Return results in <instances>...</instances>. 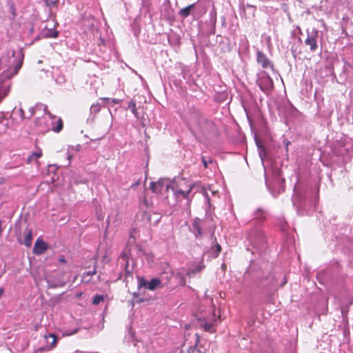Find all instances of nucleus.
I'll use <instances>...</instances> for the list:
<instances>
[{
  "label": "nucleus",
  "mask_w": 353,
  "mask_h": 353,
  "mask_svg": "<svg viewBox=\"0 0 353 353\" xmlns=\"http://www.w3.org/2000/svg\"><path fill=\"white\" fill-rule=\"evenodd\" d=\"M194 188V184L184 178L178 179L173 188L176 196L188 199L189 195Z\"/></svg>",
  "instance_id": "obj_1"
},
{
  "label": "nucleus",
  "mask_w": 353,
  "mask_h": 353,
  "mask_svg": "<svg viewBox=\"0 0 353 353\" xmlns=\"http://www.w3.org/2000/svg\"><path fill=\"white\" fill-rule=\"evenodd\" d=\"M257 83L261 90L266 94L269 93L274 88L272 79L266 74L260 77L257 81Z\"/></svg>",
  "instance_id": "obj_2"
},
{
  "label": "nucleus",
  "mask_w": 353,
  "mask_h": 353,
  "mask_svg": "<svg viewBox=\"0 0 353 353\" xmlns=\"http://www.w3.org/2000/svg\"><path fill=\"white\" fill-rule=\"evenodd\" d=\"M139 287H145L150 290H154L157 288H162L163 285H161V281L158 278H154L150 281H147L141 277L139 279Z\"/></svg>",
  "instance_id": "obj_3"
},
{
  "label": "nucleus",
  "mask_w": 353,
  "mask_h": 353,
  "mask_svg": "<svg viewBox=\"0 0 353 353\" xmlns=\"http://www.w3.org/2000/svg\"><path fill=\"white\" fill-rule=\"evenodd\" d=\"M48 248V245L43 240L38 239L33 248V253L36 255L43 254Z\"/></svg>",
  "instance_id": "obj_4"
},
{
  "label": "nucleus",
  "mask_w": 353,
  "mask_h": 353,
  "mask_svg": "<svg viewBox=\"0 0 353 353\" xmlns=\"http://www.w3.org/2000/svg\"><path fill=\"white\" fill-rule=\"evenodd\" d=\"M195 343L193 347H190L188 353H193L196 350L198 353H206L207 349L205 347L204 344H201L200 341V336L198 334H195Z\"/></svg>",
  "instance_id": "obj_5"
},
{
  "label": "nucleus",
  "mask_w": 353,
  "mask_h": 353,
  "mask_svg": "<svg viewBox=\"0 0 353 353\" xmlns=\"http://www.w3.org/2000/svg\"><path fill=\"white\" fill-rule=\"evenodd\" d=\"M257 62L263 68H268L269 67H271V63L269 59L266 57V55L264 53L260 51L257 52Z\"/></svg>",
  "instance_id": "obj_6"
},
{
  "label": "nucleus",
  "mask_w": 353,
  "mask_h": 353,
  "mask_svg": "<svg viewBox=\"0 0 353 353\" xmlns=\"http://www.w3.org/2000/svg\"><path fill=\"white\" fill-rule=\"evenodd\" d=\"M305 44L310 47L312 52H314L318 47L316 37L309 35L305 41Z\"/></svg>",
  "instance_id": "obj_7"
},
{
  "label": "nucleus",
  "mask_w": 353,
  "mask_h": 353,
  "mask_svg": "<svg viewBox=\"0 0 353 353\" xmlns=\"http://www.w3.org/2000/svg\"><path fill=\"white\" fill-rule=\"evenodd\" d=\"M150 189L155 193H161L162 190L165 188L168 190V185H165L162 181L152 182L150 185Z\"/></svg>",
  "instance_id": "obj_8"
},
{
  "label": "nucleus",
  "mask_w": 353,
  "mask_h": 353,
  "mask_svg": "<svg viewBox=\"0 0 353 353\" xmlns=\"http://www.w3.org/2000/svg\"><path fill=\"white\" fill-rule=\"evenodd\" d=\"M25 239L23 241V244L29 248L31 246L32 241V232L30 229H26L24 232Z\"/></svg>",
  "instance_id": "obj_9"
},
{
  "label": "nucleus",
  "mask_w": 353,
  "mask_h": 353,
  "mask_svg": "<svg viewBox=\"0 0 353 353\" xmlns=\"http://www.w3.org/2000/svg\"><path fill=\"white\" fill-rule=\"evenodd\" d=\"M203 119V117L199 113L195 112L192 114L190 122L196 126H199Z\"/></svg>",
  "instance_id": "obj_10"
},
{
  "label": "nucleus",
  "mask_w": 353,
  "mask_h": 353,
  "mask_svg": "<svg viewBox=\"0 0 353 353\" xmlns=\"http://www.w3.org/2000/svg\"><path fill=\"white\" fill-rule=\"evenodd\" d=\"M194 6L195 4L193 3L188 6L185 8L181 9V10L179 11L180 16L183 18L188 17L190 14L191 10L194 8Z\"/></svg>",
  "instance_id": "obj_11"
},
{
  "label": "nucleus",
  "mask_w": 353,
  "mask_h": 353,
  "mask_svg": "<svg viewBox=\"0 0 353 353\" xmlns=\"http://www.w3.org/2000/svg\"><path fill=\"white\" fill-rule=\"evenodd\" d=\"M63 127V122L61 118H59L56 122V125L53 123L52 130L54 132H59Z\"/></svg>",
  "instance_id": "obj_12"
},
{
  "label": "nucleus",
  "mask_w": 353,
  "mask_h": 353,
  "mask_svg": "<svg viewBox=\"0 0 353 353\" xmlns=\"http://www.w3.org/2000/svg\"><path fill=\"white\" fill-rule=\"evenodd\" d=\"M42 156L41 150L39 149L37 152H33L28 159V163H32L33 161H37L38 159Z\"/></svg>",
  "instance_id": "obj_13"
},
{
  "label": "nucleus",
  "mask_w": 353,
  "mask_h": 353,
  "mask_svg": "<svg viewBox=\"0 0 353 353\" xmlns=\"http://www.w3.org/2000/svg\"><path fill=\"white\" fill-rule=\"evenodd\" d=\"M10 91L8 85H3L0 88V102L8 95Z\"/></svg>",
  "instance_id": "obj_14"
},
{
  "label": "nucleus",
  "mask_w": 353,
  "mask_h": 353,
  "mask_svg": "<svg viewBox=\"0 0 353 353\" xmlns=\"http://www.w3.org/2000/svg\"><path fill=\"white\" fill-rule=\"evenodd\" d=\"M152 214L149 212H145L143 214L142 219L144 221H146L150 225H155L157 221L159 220V219H157L154 221H152Z\"/></svg>",
  "instance_id": "obj_15"
},
{
  "label": "nucleus",
  "mask_w": 353,
  "mask_h": 353,
  "mask_svg": "<svg viewBox=\"0 0 353 353\" xmlns=\"http://www.w3.org/2000/svg\"><path fill=\"white\" fill-rule=\"evenodd\" d=\"M128 108L130 110L132 113L137 117H139V113L137 110L136 103L134 101H130L128 103Z\"/></svg>",
  "instance_id": "obj_16"
},
{
  "label": "nucleus",
  "mask_w": 353,
  "mask_h": 353,
  "mask_svg": "<svg viewBox=\"0 0 353 353\" xmlns=\"http://www.w3.org/2000/svg\"><path fill=\"white\" fill-rule=\"evenodd\" d=\"M192 228L196 236H201L202 234L201 228L199 226V222L194 221L192 224Z\"/></svg>",
  "instance_id": "obj_17"
},
{
  "label": "nucleus",
  "mask_w": 353,
  "mask_h": 353,
  "mask_svg": "<svg viewBox=\"0 0 353 353\" xmlns=\"http://www.w3.org/2000/svg\"><path fill=\"white\" fill-rule=\"evenodd\" d=\"M45 337L46 339L48 338V337L52 339V341L51 343L50 349H52V348H54V347H55L57 346L58 338H57V336L55 334L51 333V334H49L48 336H45Z\"/></svg>",
  "instance_id": "obj_18"
},
{
  "label": "nucleus",
  "mask_w": 353,
  "mask_h": 353,
  "mask_svg": "<svg viewBox=\"0 0 353 353\" xmlns=\"http://www.w3.org/2000/svg\"><path fill=\"white\" fill-rule=\"evenodd\" d=\"M104 301V296L103 295H95L92 300V303L94 305H99L101 302Z\"/></svg>",
  "instance_id": "obj_19"
},
{
  "label": "nucleus",
  "mask_w": 353,
  "mask_h": 353,
  "mask_svg": "<svg viewBox=\"0 0 353 353\" xmlns=\"http://www.w3.org/2000/svg\"><path fill=\"white\" fill-rule=\"evenodd\" d=\"M18 111H19V116H20V117H21V119L22 120H24V119H30V118H31V117H32V115H33V114H34V112L32 111V112H31L30 115L28 117H26V115H25V112H24V110H23V108H20L19 109V110H18Z\"/></svg>",
  "instance_id": "obj_20"
},
{
  "label": "nucleus",
  "mask_w": 353,
  "mask_h": 353,
  "mask_svg": "<svg viewBox=\"0 0 353 353\" xmlns=\"http://www.w3.org/2000/svg\"><path fill=\"white\" fill-rule=\"evenodd\" d=\"M201 327L206 332H210L212 325L210 323H205L204 324L201 325Z\"/></svg>",
  "instance_id": "obj_21"
},
{
  "label": "nucleus",
  "mask_w": 353,
  "mask_h": 353,
  "mask_svg": "<svg viewBox=\"0 0 353 353\" xmlns=\"http://www.w3.org/2000/svg\"><path fill=\"white\" fill-rule=\"evenodd\" d=\"M221 246L220 244L219 243H216L214 246V252L215 253V257H217L218 255L219 254V253L221 252Z\"/></svg>",
  "instance_id": "obj_22"
},
{
  "label": "nucleus",
  "mask_w": 353,
  "mask_h": 353,
  "mask_svg": "<svg viewBox=\"0 0 353 353\" xmlns=\"http://www.w3.org/2000/svg\"><path fill=\"white\" fill-rule=\"evenodd\" d=\"M47 6H51L56 4L58 0H44Z\"/></svg>",
  "instance_id": "obj_23"
},
{
  "label": "nucleus",
  "mask_w": 353,
  "mask_h": 353,
  "mask_svg": "<svg viewBox=\"0 0 353 353\" xmlns=\"http://www.w3.org/2000/svg\"><path fill=\"white\" fill-rule=\"evenodd\" d=\"M97 273V268L94 267L93 271H89L84 273L83 276H92Z\"/></svg>",
  "instance_id": "obj_24"
},
{
  "label": "nucleus",
  "mask_w": 353,
  "mask_h": 353,
  "mask_svg": "<svg viewBox=\"0 0 353 353\" xmlns=\"http://www.w3.org/2000/svg\"><path fill=\"white\" fill-rule=\"evenodd\" d=\"M201 160H202V163L203 164L204 168H208V160H206L205 157H201Z\"/></svg>",
  "instance_id": "obj_25"
},
{
  "label": "nucleus",
  "mask_w": 353,
  "mask_h": 353,
  "mask_svg": "<svg viewBox=\"0 0 353 353\" xmlns=\"http://www.w3.org/2000/svg\"><path fill=\"white\" fill-rule=\"evenodd\" d=\"M91 110L93 112H98V111H99V105H93L91 107Z\"/></svg>",
  "instance_id": "obj_26"
},
{
  "label": "nucleus",
  "mask_w": 353,
  "mask_h": 353,
  "mask_svg": "<svg viewBox=\"0 0 353 353\" xmlns=\"http://www.w3.org/2000/svg\"><path fill=\"white\" fill-rule=\"evenodd\" d=\"M21 63H19L17 65H16L15 69H14V72L13 74H15L18 72L19 68H21Z\"/></svg>",
  "instance_id": "obj_27"
},
{
  "label": "nucleus",
  "mask_w": 353,
  "mask_h": 353,
  "mask_svg": "<svg viewBox=\"0 0 353 353\" xmlns=\"http://www.w3.org/2000/svg\"><path fill=\"white\" fill-rule=\"evenodd\" d=\"M50 37H52V38H56L58 37V32L57 31H54L52 34H51L50 35Z\"/></svg>",
  "instance_id": "obj_28"
},
{
  "label": "nucleus",
  "mask_w": 353,
  "mask_h": 353,
  "mask_svg": "<svg viewBox=\"0 0 353 353\" xmlns=\"http://www.w3.org/2000/svg\"><path fill=\"white\" fill-rule=\"evenodd\" d=\"M111 100H112V101L114 103H115V104H118V103H120V100H119V99H111Z\"/></svg>",
  "instance_id": "obj_29"
},
{
  "label": "nucleus",
  "mask_w": 353,
  "mask_h": 353,
  "mask_svg": "<svg viewBox=\"0 0 353 353\" xmlns=\"http://www.w3.org/2000/svg\"><path fill=\"white\" fill-rule=\"evenodd\" d=\"M131 276V273L130 272V271H128V270H125V280L127 279V276Z\"/></svg>",
  "instance_id": "obj_30"
},
{
  "label": "nucleus",
  "mask_w": 353,
  "mask_h": 353,
  "mask_svg": "<svg viewBox=\"0 0 353 353\" xmlns=\"http://www.w3.org/2000/svg\"><path fill=\"white\" fill-rule=\"evenodd\" d=\"M59 261H60L61 263H66V260H65V258H63V257L60 258V259H59Z\"/></svg>",
  "instance_id": "obj_31"
},
{
  "label": "nucleus",
  "mask_w": 353,
  "mask_h": 353,
  "mask_svg": "<svg viewBox=\"0 0 353 353\" xmlns=\"http://www.w3.org/2000/svg\"><path fill=\"white\" fill-rule=\"evenodd\" d=\"M135 301H136V303H142V302H143V301H144V299H137V300H136Z\"/></svg>",
  "instance_id": "obj_32"
},
{
  "label": "nucleus",
  "mask_w": 353,
  "mask_h": 353,
  "mask_svg": "<svg viewBox=\"0 0 353 353\" xmlns=\"http://www.w3.org/2000/svg\"><path fill=\"white\" fill-rule=\"evenodd\" d=\"M138 296H138V294H137V293H136V292L133 293V297H134V298H136V297H138Z\"/></svg>",
  "instance_id": "obj_33"
},
{
  "label": "nucleus",
  "mask_w": 353,
  "mask_h": 353,
  "mask_svg": "<svg viewBox=\"0 0 353 353\" xmlns=\"http://www.w3.org/2000/svg\"><path fill=\"white\" fill-rule=\"evenodd\" d=\"M208 163H212V158H209L208 161Z\"/></svg>",
  "instance_id": "obj_34"
},
{
  "label": "nucleus",
  "mask_w": 353,
  "mask_h": 353,
  "mask_svg": "<svg viewBox=\"0 0 353 353\" xmlns=\"http://www.w3.org/2000/svg\"><path fill=\"white\" fill-rule=\"evenodd\" d=\"M68 159L69 160H70V159H72V155H71V154H68Z\"/></svg>",
  "instance_id": "obj_35"
},
{
  "label": "nucleus",
  "mask_w": 353,
  "mask_h": 353,
  "mask_svg": "<svg viewBox=\"0 0 353 353\" xmlns=\"http://www.w3.org/2000/svg\"><path fill=\"white\" fill-rule=\"evenodd\" d=\"M104 100H105V101H109V100H110V99H108V98H104Z\"/></svg>",
  "instance_id": "obj_36"
}]
</instances>
